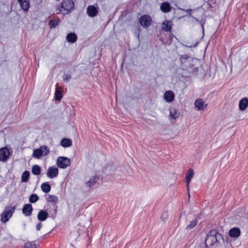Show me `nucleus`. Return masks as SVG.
I'll return each instance as SVG.
<instances>
[{"instance_id":"1","label":"nucleus","mask_w":248,"mask_h":248,"mask_svg":"<svg viewBox=\"0 0 248 248\" xmlns=\"http://www.w3.org/2000/svg\"><path fill=\"white\" fill-rule=\"evenodd\" d=\"M75 4L72 0H63L61 6H59L57 9L59 13L66 15L73 10Z\"/></svg>"},{"instance_id":"2","label":"nucleus","mask_w":248,"mask_h":248,"mask_svg":"<svg viewBox=\"0 0 248 248\" xmlns=\"http://www.w3.org/2000/svg\"><path fill=\"white\" fill-rule=\"evenodd\" d=\"M222 237L223 241H226L228 242H231L232 241V239H229L227 236H222L221 233H216V234H208L205 240V243L206 245H212L213 244L218 241V238L220 239Z\"/></svg>"},{"instance_id":"3","label":"nucleus","mask_w":248,"mask_h":248,"mask_svg":"<svg viewBox=\"0 0 248 248\" xmlns=\"http://www.w3.org/2000/svg\"><path fill=\"white\" fill-rule=\"evenodd\" d=\"M180 61L183 69L186 70L193 67L197 62V59L186 55L182 56L180 57Z\"/></svg>"},{"instance_id":"4","label":"nucleus","mask_w":248,"mask_h":248,"mask_svg":"<svg viewBox=\"0 0 248 248\" xmlns=\"http://www.w3.org/2000/svg\"><path fill=\"white\" fill-rule=\"evenodd\" d=\"M15 209L16 207L15 206L6 207L4 212L1 215V221L3 223L7 222L12 217Z\"/></svg>"},{"instance_id":"5","label":"nucleus","mask_w":248,"mask_h":248,"mask_svg":"<svg viewBox=\"0 0 248 248\" xmlns=\"http://www.w3.org/2000/svg\"><path fill=\"white\" fill-rule=\"evenodd\" d=\"M70 164V160L66 157H59L57 159V165L59 168L64 169Z\"/></svg>"},{"instance_id":"6","label":"nucleus","mask_w":248,"mask_h":248,"mask_svg":"<svg viewBox=\"0 0 248 248\" xmlns=\"http://www.w3.org/2000/svg\"><path fill=\"white\" fill-rule=\"evenodd\" d=\"M152 21L151 18L148 15L142 16L139 19V22L144 28L149 27L151 24Z\"/></svg>"},{"instance_id":"7","label":"nucleus","mask_w":248,"mask_h":248,"mask_svg":"<svg viewBox=\"0 0 248 248\" xmlns=\"http://www.w3.org/2000/svg\"><path fill=\"white\" fill-rule=\"evenodd\" d=\"M58 174V169L55 167H49L47 171V176L50 178H53L57 176Z\"/></svg>"},{"instance_id":"8","label":"nucleus","mask_w":248,"mask_h":248,"mask_svg":"<svg viewBox=\"0 0 248 248\" xmlns=\"http://www.w3.org/2000/svg\"><path fill=\"white\" fill-rule=\"evenodd\" d=\"M195 106L199 111L202 110L206 108L207 104L202 99H198L195 102Z\"/></svg>"},{"instance_id":"9","label":"nucleus","mask_w":248,"mask_h":248,"mask_svg":"<svg viewBox=\"0 0 248 248\" xmlns=\"http://www.w3.org/2000/svg\"><path fill=\"white\" fill-rule=\"evenodd\" d=\"M10 155V153L7 148H3L0 149V160L6 161Z\"/></svg>"},{"instance_id":"10","label":"nucleus","mask_w":248,"mask_h":248,"mask_svg":"<svg viewBox=\"0 0 248 248\" xmlns=\"http://www.w3.org/2000/svg\"><path fill=\"white\" fill-rule=\"evenodd\" d=\"M98 13V10L94 6L90 5L87 8V13L90 17L95 16Z\"/></svg>"},{"instance_id":"11","label":"nucleus","mask_w":248,"mask_h":248,"mask_svg":"<svg viewBox=\"0 0 248 248\" xmlns=\"http://www.w3.org/2000/svg\"><path fill=\"white\" fill-rule=\"evenodd\" d=\"M21 8L25 12H28L30 8L29 0H17Z\"/></svg>"},{"instance_id":"12","label":"nucleus","mask_w":248,"mask_h":248,"mask_svg":"<svg viewBox=\"0 0 248 248\" xmlns=\"http://www.w3.org/2000/svg\"><path fill=\"white\" fill-rule=\"evenodd\" d=\"M32 211V205L30 203L25 204L22 209L23 214L26 216H30Z\"/></svg>"},{"instance_id":"13","label":"nucleus","mask_w":248,"mask_h":248,"mask_svg":"<svg viewBox=\"0 0 248 248\" xmlns=\"http://www.w3.org/2000/svg\"><path fill=\"white\" fill-rule=\"evenodd\" d=\"M248 107V99L243 98L241 99L239 103V108L240 110H245Z\"/></svg>"},{"instance_id":"14","label":"nucleus","mask_w":248,"mask_h":248,"mask_svg":"<svg viewBox=\"0 0 248 248\" xmlns=\"http://www.w3.org/2000/svg\"><path fill=\"white\" fill-rule=\"evenodd\" d=\"M164 98L167 102H171L174 100V93L171 91H167L164 94Z\"/></svg>"},{"instance_id":"15","label":"nucleus","mask_w":248,"mask_h":248,"mask_svg":"<svg viewBox=\"0 0 248 248\" xmlns=\"http://www.w3.org/2000/svg\"><path fill=\"white\" fill-rule=\"evenodd\" d=\"M179 116V113H178L175 109H171L170 111L169 119L170 121L173 122Z\"/></svg>"},{"instance_id":"16","label":"nucleus","mask_w":248,"mask_h":248,"mask_svg":"<svg viewBox=\"0 0 248 248\" xmlns=\"http://www.w3.org/2000/svg\"><path fill=\"white\" fill-rule=\"evenodd\" d=\"M172 22L170 20H166L162 24V29L165 31H169L171 30Z\"/></svg>"},{"instance_id":"17","label":"nucleus","mask_w":248,"mask_h":248,"mask_svg":"<svg viewBox=\"0 0 248 248\" xmlns=\"http://www.w3.org/2000/svg\"><path fill=\"white\" fill-rule=\"evenodd\" d=\"M160 10L163 13H168L171 11V7L169 3L167 2H164L161 5Z\"/></svg>"},{"instance_id":"18","label":"nucleus","mask_w":248,"mask_h":248,"mask_svg":"<svg viewBox=\"0 0 248 248\" xmlns=\"http://www.w3.org/2000/svg\"><path fill=\"white\" fill-rule=\"evenodd\" d=\"M48 214L47 212L41 210L37 216L38 219L40 221L45 220L48 217Z\"/></svg>"},{"instance_id":"19","label":"nucleus","mask_w":248,"mask_h":248,"mask_svg":"<svg viewBox=\"0 0 248 248\" xmlns=\"http://www.w3.org/2000/svg\"><path fill=\"white\" fill-rule=\"evenodd\" d=\"M194 176V171L192 169H190L188 170L187 173L186 174V186L188 188V185L190 182L191 178Z\"/></svg>"},{"instance_id":"20","label":"nucleus","mask_w":248,"mask_h":248,"mask_svg":"<svg viewBox=\"0 0 248 248\" xmlns=\"http://www.w3.org/2000/svg\"><path fill=\"white\" fill-rule=\"evenodd\" d=\"M66 39L67 41L71 43H74L77 41V35L74 33H69L67 35Z\"/></svg>"},{"instance_id":"21","label":"nucleus","mask_w":248,"mask_h":248,"mask_svg":"<svg viewBox=\"0 0 248 248\" xmlns=\"http://www.w3.org/2000/svg\"><path fill=\"white\" fill-rule=\"evenodd\" d=\"M61 145L64 147H68L72 145V141L69 139L64 138L61 140Z\"/></svg>"},{"instance_id":"22","label":"nucleus","mask_w":248,"mask_h":248,"mask_svg":"<svg viewBox=\"0 0 248 248\" xmlns=\"http://www.w3.org/2000/svg\"><path fill=\"white\" fill-rule=\"evenodd\" d=\"M24 248H39V247L33 241H28L25 244Z\"/></svg>"},{"instance_id":"23","label":"nucleus","mask_w":248,"mask_h":248,"mask_svg":"<svg viewBox=\"0 0 248 248\" xmlns=\"http://www.w3.org/2000/svg\"><path fill=\"white\" fill-rule=\"evenodd\" d=\"M33 155L36 158H39L42 155H43L41 147L33 151Z\"/></svg>"},{"instance_id":"24","label":"nucleus","mask_w":248,"mask_h":248,"mask_svg":"<svg viewBox=\"0 0 248 248\" xmlns=\"http://www.w3.org/2000/svg\"><path fill=\"white\" fill-rule=\"evenodd\" d=\"M31 172L34 175H39L41 172L40 167L38 165L34 166L32 168Z\"/></svg>"},{"instance_id":"25","label":"nucleus","mask_w":248,"mask_h":248,"mask_svg":"<svg viewBox=\"0 0 248 248\" xmlns=\"http://www.w3.org/2000/svg\"><path fill=\"white\" fill-rule=\"evenodd\" d=\"M41 188L43 191L45 193L48 192L50 190V186L47 183H43L41 185Z\"/></svg>"},{"instance_id":"26","label":"nucleus","mask_w":248,"mask_h":248,"mask_svg":"<svg viewBox=\"0 0 248 248\" xmlns=\"http://www.w3.org/2000/svg\"><path fill=\"white\" fill-rule=\"evenodd\" d=\"M96 182V176L91 177L89 180L86 183V185L88 187H91Z\"/></svg>"},{"instance_id":"27","label":"nucleus","mask_w":248,"mask_h":248,"mask_svg":"<svg viewBox=\"0 0 248 248\" xmlns=\"http://www.w3.org/2000/svg\"><path fill=\"white\" fill-rule=\"evenodd\" d=\"M30 173L28 171H24L21 177L22 181L23 182H26L28 181L29 178Z\"/></svg>"},{"instance_id":"28","label":"nucleus","mask_w":248,"mask_h":248,"mask_svg":"<svg viewBox=\"0 0 248 248\" xmlns=\"http://www.w3.org/2000/svg\"><path fill=\"white\" fill-rule=\"evenodd\" d=\"M40 147H41V150L42 151L43 155H48L49 154V149L48 147L46 146H42Z\"/></svg>"},{"instance_id":"29","label":"nucleus","mask_w":248,"mask_h":248,"mask_svg":"<svg viewBox=\"0 0 248 248\" xmlns=\"http://www.w3.org/2000/svg\"><path fill=\"white\" fill-rule=\"evenodd\" d=\"M197 224V220L195 219L191 221L189 225H187L186 227V231H188L189 230L191 229L193 227H194Z\"/></svg>"},{"instance_id":"30","label":"nucleus","mask_w":248,"mask_h":248,"mask_svg":"<svg viewBox=\"0 0 248 248\" xmlns=\"http://www.w3.org/2000/svg\"><path fill=\"white\" fill-rule=\"evenodd\" d=\"M38 196L35 194H31L29 199V201L31 203H34L38 200Z\"/></svg>"},{"instance_id":"31","label":"nucleus","mask_w":248,"mask_h":248,"mask_svg":"<svg viewBox=\"0 0 248 248\" xmlns=\"http://www.w3.org/2000/svg\"><path fill=\"white\" fill-rule=\"evenodd\" d=\"M62 98V92L61 91L57 89L55 92V99L56 100H61Z\"/></svg>"},{"instance_id":"32","label":"nucleus","mask_w":248,"mask_h":248,"mask_svg":"<svg viewBox=\"0 0 248 248\" xmlns=\"http://www.w3.org/2000/svg\"><path fill=\"white\" fill-rule=\"evenodd\" d=\"M58 199V197L54 195H49L47 198V201L49 202H56Z\"/></svg>"},{"instance_id":"33","label":"nucleus","mask_w":248,"mask_h":248,"mask_svg":"<svg viewBox=\"0 0 248 248\" xmlns=\"http://www.w3.org/2000/svg\"><path fill=\"white\" fill-rule=\"evenodd\" d=\"M58 21L54 19H51L49 21V25L51 27L54 28L58 25Z\"/></svg>"},{"instance_id":"34","label":"nucleus","mask_w":248,"mask_h":248,"mask_svg":"<svg viewBox=\"0 0 248 248\" xmlns=\"http://www.w3.org/2000/svg\"><path fill=\"white\" fill-rule=\"evenodd\" d=\"M229 232H241L240 230L238 228H232L229 231Z\"/></svg>"},{"instance_id":"35","label":"nucleus","mask_w":248,"mask_h":248,"mask_svg":"<svg viewBox=\"0 0 248 248\" xmlns=\"http://www.w3.org/2000/svg\"><path fill=\"white\" fill-rule=\"evenodd\" d=\"M228 234L230 238H236L239 236L240 233H226Z\"/></svg>"},{"instance_id":"36","label":"nucleus","mask_w":248,"mask_h":248,"mask_svg":"<svg viewBox=\"0 0 248 248\" xmlns=\"http://www.w3.org/2000/svg\"><path fill=\"white\" fill-rule=\"evenodd\" d=\"M71 78V76L69 75L65 74L63 76V79L65 81H69Z\"/></svg>"},{"instance_id":"37","label":"nucleus","mask_w":248,"mask_h":248,"mask_svg":"<svg viewBox=\"0 0 248 248\" xmlns=\"http://www.w3.org/2000/svg\"><path fill=\"white\" fill-rule=\"evenodd\" d=\"M178 9L180 10H182V11H185L187 13H190V12H191L192 11V9H187V10H185L183 8H178Z\"/></svg>"},{"instance_id":"38","label":"nucleus","mask_w":248,"mask_h":248,"mask_svg":"<svg viewBox=\"0 0 248 248\" xmlns=\"http://www.w3.org/2000/svg\"><path fill=\"white\" fill-rule=\"evenodd\" d=\"M41 227V224H39L38 225H37V226H36L37 230V231H39Z\"/></svg>"},{"instance_id":"39","label":"nucleus","mask_w":248,"mask_h":248,"mask_svg":"<svg viewBox=\"0 0 248 248\" xmlns=\"http://www.w3.org/2000/svg\"><path fill=\"white\" fill-rule=\"evenodd\" d=\"M206 231L208 232L211 233V232H213L214 231V229H213V230L211 229L209 231L207 230Z\"/></svg>"},{"instance_id":"40","label":"nucleus","mask_w":248,"mask_h":248,"mask_svg":"<svg viewBox=\"0 0 248 248\" xmlns=\"http://www.w3.org/2000/svg\"><path fill=\"white\" fill-rule=\"evenodd\" d=\"M164 216H165V218H166V217H167V214H165V215H164V214H163V215L162 216V217H163Z\"/></svg>"}]
</instances>
